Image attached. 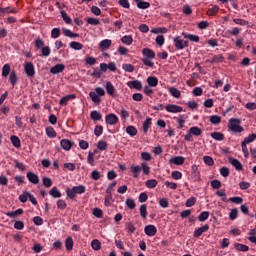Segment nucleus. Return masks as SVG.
Listing matches in <instances>:
<instances>
[{
  "mask_svg": "<svg viewBox=\"0 0 256 256\" xmlns=\"http://www.w3.org/2000/svg\"><path fill=\"white\" fill-rule=\"evenodd\" d=\"M142 55L144 56L142 63L146 65V67H155V63L152 62L153 59H155V51H153L151 48H143Z\"/></svg>",
  "mask_w": 256,
  "mask_h": 256,
  "instance_id": "nucleus-1",
  "label": "nucleus"
},
{
  "mask_svg": "<svg viewBox=\"0 0 256 256\" xmlns=\"http://www.w3.org/2000/svg\"><path fill=\"white\" fill-rule=\"evenodd\" d=\"M87 191V187L84 185L74 186L72 188L66 189V195L69 199H75L77 195H83Z\"/></svg>",
  "mask_w": 256,
  "mask_h": 256,
  "instance_id": "nucleus-2",
  "label": "nucleus"
},
{
  "mask_svg": "<svg viewBox=\"0 0 256 256\" xmlns=\"http://www.w3.org/2000/svg\"><path fill=\"white\" fill-rule=\"evenodd\" d=\"M228 129L232 131V133H243L245 128L241 126V119L239 118H230L228 121Z\"/></svg>",
  "mask_w": 256,
  "mask_h": 256,
  "instance_id": "nucleus-3",
  "label": "nucleus"
},
{
  "mask_svg": "<svg viewBox=\"0 0 256 256\" xmlns=\"http://www.w3.org/2000/svg\"><path fill=\"white\" fill-rule=\"evenodd\" d=\"M105 95V89L102 87H96L95 92H90L89 97L93 101V103H96V105H99L101 103V97H104Z\"/></svg>",
  "mask_w": 256,
  "mask_h": 256,
  "instance_id": "nucleus-4",
  "label": "nucleus"
},
{
  "mask_svg": "<svg viewBox=\"0 0 256 256\" xmlns=\"http://www.w3.org/2000/svg\"><path fill=\"white\" fill-rule=\"evenodd\" d=\"M174 47L178 49L179 51L185 49V47H189V41L187 40H181V37L177 36L174 38Z\"/></svg>",
  "mask_w": 256,
  "mask_h": 256,
  "instance_id": "nucleus-5",
  "label": "nucleus"
},
{
  "mask_svg": "<svg viewBox=\"0 0 256 256\" xmlns=\"http://www.w3.org/2000/svg\"><path fill=\"white\" fill-rule=\"evenodd\" d=\"M144 233L148 237H155V235H157V227L153 224L147 225L144 228Z\"/></svg>",
  "mask_w": 256,
  "mask_h": 256,
  "instance_id": "nucleus-6",
  "label": "nucleus"
},
{
  "mask_svg": "<svg viewBox=\"0 0 256 256\" xmlns=\"http://www.w3.org/2000/svg\"><path fill=\"white\" fill-rule=\"evenodd\" d=\"M105 121L107 125H117L119 123V117L113 113L106 115Z\"/></svg>",
  "mask_w": 256,
  "mask_h": 256,
  "instance_id": "nucleus-7",
  "label": "nucleus"
},
{
  "mask_svg": "<svg viewBox=\"0 0 256 256\" xmlns=\"http://www.w3.org/2000/svg\"><path fill=\"white\" fill-rule=\"evenodd\" d=\"M167 113H181L183 112V107L175 104H168L165 106Z\"/></svg>",
  "mask_w": 256,
  "mask_h": 256,
  "instance_id": "nucleus-8",
  "label": "nucleus"
},
{
  "mask_svg": "<svg viewBox=\"0 0 256 256\" xmlns=\"http://www.w3.org/2000/svg\"><path fill=\"white\" fill-rule=\"evenodd\" d=\"M24 71L27 77H35V65L32 62L26 63Z\"/></svg>",
  "mask_w": 256,
  "mask_h": 256,
  "instance_id": "nucleus-9",
  "label": "nucleus"
},
{
  "mask_svg": "<svg viewBox=\"0 0 256 256\" xmlns=\"http://www.w3.org/2000/svg\"><path fill=\"white\" fill-rule=\"evenodd\" d=\"M191 177L193 181H201V174L197 165L193 164L191 166Z\"/></svg>",
  "mask_w": 256,
  "mask_h": 256,
  "instance_id": "nucleus-10",
  "label": "nucleus"
},
{
  "mask_svg": "<svg viewBox=\"0 0 256 256\" xmlns=\"http://www.w3.org/2000/svg\"><path fill=\"white\" fill-rule=\"evenodd\" d=\"M127 86L129 89H136L137 91H141L143 89V83L139 80H133L127 82Z\"/></svg>",
  "mask_w": 256,
  "mask_h": 256,
  "instance_id": "nucleus-11",
  "label": "nucleus"
},
{
  "mask_svg": "<svg viewBox=\"0 0 256 256\" xmlns=\"http://www.w3.org/2000/svg\"><path fill=\"white\" fill-rule=\"evenodd\" d=\"M63 71H65V64H56L50 68V73L52 75H59V73H63Z\"/></svg>",
  "mask_w": 256,
  "mask_h": 256,
  "instance_id": "nucleus-12",
  "label": "nucleus"
},
{
  "mask_svg": "<svg viewBox=\"0 0 256 256\" xmlns=\"http://www.w3.org/2000/svg\"><path fill=\"white\" fill-rule=\"evenodd\" d=\"M228 161L229 163L232 164V166L236 169V171H243V164H241V161L233 157H229Z\"/></svg>",
  "mask_w": 256,
  "mask_h": 256,
  "instance_id": "nucleus-13",
  "label": "nucleus"
},
{
  "mask_svg": "<svg viewBox=\"0 0 256 256\" xmlns=\"http://www.w3.org/2000/svg\"><path fill=\"white\" fill-rule=\"evenodd\" d=\"M26 177L30 183H33V185H37L39 183V175L34 172H28Z\"/></svg>",
  "mask_w": 256,
  "mask_h": 256,
  "instance_id": "nucleus-14",
  "label": "nucleus"
},
{
  "mask_svg": "<svg viewBox=\"0 0 256 256\" xmlns=\"http://www.w3.org/2000/svg\"><path fill=\"white\" fill-rule=\"evenodd\" d=\"M49 195L53 197V199H61V197H63V194L56 186L51 188V190L49 191Z\"/></svg>",
  "mask_w": 256,
  "mask_h": 256,
  "instance_id": "nucleus-15",
  "label": "nucleus"
},
{
  "mask_svg": "<svg viewBox=\"0 0 256 256\" xmlns=\"http://www.w3.org/2000/svg\"><path fill=\"white\" fill-rule=\"evenodd\" d=\"M72 99H77V95L75 94H69L67 96H64L60 99L59 105H62L63 107H66L68 101H72Z\"/></svg>",
  "mask_w": 256,
  "mask_h": 256,
  "instance_id": "nucleus-16",
  "label": "nucleus"
},
{
  "mask_svg": "<svg viewBox=\"0 0 256 256\" xmlns=\"http://www.w3.org/2000/svg\"><path fill=\"white\" fill-rule=\"evenodd\" d=\"M60 145L62 149H64V151H71V148L73 147V142L68 139H62Z\"/></svg>",
  "mask_w": 256,
  "mask_h": 256,
  "instance_id": "nucleus-17",
  "label": "nucleus"
},
{
  "mask_svg": "<svg viewBox=\"0 0 256 256\" xmlns=\"http://www.w3.org/2000/svg\"><path fill=\"white\" fill-rule=\"evenodd\" d=\"M207 231H209V225L205 224L194 231V237H201V235H203V233H207Z\"/></svg>",
  "mask_w": 256,
  "mask_h": 256,
  "instance_id": "nucleus-18",
  "label": "nucleus"
},
{
  "mask_svg": "<svg viewBox=\"0 0 256 256\" xmlns=\"http://www.w3.org/2000/svg\"><path fill=\"white\" fill-rule=\"evenodd\" d=\"M184 39H188L189 41H192L193 43H199L200 38L198 35L195 34H189V33H182Z\"/></svg>",
  "mask_w": 256,
  "mask_h": 256,
  "instance_id": "nucleus-19",
  "label": "nucleus"
},
{
  "mask_svg": "<svg viewBox=\"0 0 256 256\" xmlns=\"http://www.w3.org/2000/svg\"><path fill=\"white\" fill-rule=\"evenodd\" d=\"M169 163L174 165H183V163H185V158L183 156H176L171 158Z\"/></svg>",
  "mask_w": 256,
  "mask_h": 256,
  "instance_id": "nucleus-20",
  "label": "nucleus"
},
{
  "mask_svg": "<svg viewBox=\"0 0 256 256\" xmlns=\"http://www.w3.org/2000/svg\"><path fill=\"white\" fill-rule=\"evenodd\" d=\"M105 89L110 97H113L115 95V86H113V83H111L110 81L106 82Z\"/></svg>",
  "mask_w": 256,
  "mask_h": 256,
  "instance_id": "nucleus-21",
  "label": "nucleus"
},
{
  "mask_svg": "<svg viewBox=\"0 0 256 256\" xmlns=\"http://www.w3.org/2000/svg\"><path fill=\"white\" fill-rule=\"evenodd\" d=\"M147 83L149 87H157V85H159V79L155 76H149L147 78Z\"/></svg>",
  "mask_w": 256,
  "mask_h": 256,
  "instance_id": "nucleus-22",
  "label": "nucleus"
},
{
  "mask_svg": "<svg viewBox=\"0 0 256 256\" xmlns=\"http://www.w3.org/2000/svg\"><path fill=\"white\" fill-rule=\"evenodd\" d=\"M19 215H23V209L19 208L16 211L6 212V216L11 219H15V217H19Z\"/></svg>",
  "mask_w": 256,
  "mask_h": 256,
  "instance_id": "nucleus-23",
  "label": "nucleus"
},
{
  "mask_svg": "<svg viewBox=\"0 0 256 256\" xmlns=\"http://www.w3.org/2000/svg\"><path fill=\"white\" fill-rule=\"evenodd\" d=\"M113 41L109 40V39H104L100 42L99 47L100 49H102V51H105V49H109V47H111Z\"/></svg>",
  "mask_w": 256,
  "mask_h": 256,
  "instance_id": "nucleus-24",
  "label": "nucleus"
},
{
  "mask_svg": "<svg viewBox=\"0 0 256 256\" xmlns=\"http://www.w3.org/2000/svg\"><path fill=\"white\" fill-rule=\"evenodd\" d=\"M46 135L50 139H55L57 137V132H55V128L53 126L46 127Z\"/></svg>",
  "mask_w": 256,
  "mask_h": 256,
  "instance_id": "nucleus-25",
  "label": "nucleus"
},
{
  "mask_svg": "<svg viewBox=\"0 0 256 256\" xmlns=\"http://www.w3.org/2000/svg\"><path fill=\"white\" fill-rule=\"evenodd\" d=\"M73 245H75V242H73V237L71 236L67 237L65 241L66 250L73 251Z\"/></svg>",
  "mask_w": 256,
  "mask_h": 256,
  "instance_id": "nucleus-26",
  "label": "nucleus"
},
{
  "mask_svg": "<svg viewBox=\"0 0 256 256\" xmlns=\"http://www.w3.org/2000/svg\"><path fill=\"white\" fill-rule=\"evenodd\" d=\"M130 171L133 173V177L137 179L139 177V173H141V166L139 165H132L130 167Z\"/></svg>",
  "mask_w": 256,
  "mask_h": 256,
  "instance_id": "nucleus-27",
  "label": "nucleus"
},
{
  "mask_svg": "<svg viewBox=\"0 0 256 256\" xmlns=\"http://www.w3.org/2000/svg\"><path fill=\"white\" fill-rule=\"evenodd\" d=\"M9 81H10L12 87H15V84L19 81V78L17 77V72H15V70H13L10 73Z\"/></svg>",
  "mask_w": 256,
  "mask_h": 256,
  "instance_id": "nucleus-28",
  "label": "nucleus"
},
{
  "mask_svg": "<svg viewBox=\"0 0 256 256\" xmlns=\"http://www.w3.org/2000/svg\"><path fill=\"white\" fill-rule=\"evenodd\" d=\"M62 31H63L65 37H70V39H75V38L79 37L78 33H73L71 30H69L67 28H62Z\"/></svg>",
  "mask_w": 256,
  "mask_h": 256,
  "instance_id": "nucleus-29",
  "label": "nucleus"
},
{
  "mask_svg": "<svg viewBox=\"0 0 256 256\" xmlns=\"http://www.w3.org/2000/svg\"><path fill=\"white\" fill-rule=\"evenodd\" d=\"M90 118L92 119V121H101L103 115H101L99 111L94 110L90 113Z\"/></svg>",
  "mask_w": 256,
  "mask_h": 256,
  "instance_id": "nucleus-30",
  "label": "nucleus"
},
{
  "mask_svg": "<svg viewBox=\"0 0 256 256\" xmlns=\"http://www.w3.org/2000/svg\"><path fill=\"white\" fill-rule=\"evenodd\" d=\"M10 141L16 149H19L21 147V139H19L17 136L13 135L10 137Z\"/></svg>",
  "mask_w": 256,
  "mask_h": 256,
  "instance_id": "nucleus-31",
  "label": "nucleus"
},
{
  "mask_svg": "<svg viewBox=\"0 0 256 256\" xmlns=\"http://www.w3.org/2000/svg\"><path fill=\"white\" fill-rule=\"evenodd\" d=\"M190 133H192L195 137H199L203 134V130L197 126H193L189 129Z\"/></svg>",
  "mask_w": 256,
  "mask_h": 256,
  "instance_id": "nucleus-32",
  "label": "nucleus"
},
{
  "mask_svg": "<svg viewBox=\"0 0 256 256\" xmlns=\"http://www.w3.org/2000/svg\"><path fill=\"white\" fill-rule=\"evenodd\" d=\"M169 93L172 95V97H175V99H179V97H181V91L175 87H170Z\"/></svg>",
  "mask_w": 256,
  "mask_h": 256,
  "instance_id": "nucleus-33",
  "label": "nucleus"
},
{
  "mask_svg": "<svg viewBox=\"0 0 256 256\" xmlns=\"http://www.w3.org/2000/svg\"><path fill=\"white\" fill-rule=\"evenodd\" d=\"M210 135L215 141H223V139H225V135L221 132H213Z\"/></svg>",
  "mask_w": 256,
  "mask_h": 256,
  "instance_id": "nucleus-34",
  "label": "nucleus"
},
{
  "mask_svg": "<svg viewBox=\"0 0 256 256\" xmlns=\"http://www.w3.org/2000/svg\"><path fill=\"white\" fill-rule=\"evenodd\" d=\"M11 72V66L9 64H4L2 67V77H9Z\"/></svg>",
  "mask_w": 256,
  "mask_h": 256,
  "instance_id": "nucleus-35",
  "label": "nucleus"
},
{
  "mask_svg": "<svg viewBox=\"0 0 256 256\" xmlns=\"http://www.w3.org/2000/svg\"><path fill=\"white\" fill-rule=\"evenodd\" d=\"M91 247L94 251H101V241L97 239L92 240Z\"/></svg>",
  "mask_w": 256,
  "mask_h": 256,
  "instance_id": "nucleus-36",
  "label": "nucleus"
},
{
  "mask_svg": "<svg viewBox=\"0 0 256 256\" xmlns=\"http://www.w3.org/2000/svg\"><path fill=\"white\" fill-rule=\"evenodd\" d=\"M234 247L235 249H237V251H242L243 253H246V251H249V246L245 244L236 243Z\"/></svg>",
  "mask_w": 256,
  "mask_h": 256,
  "instance_id": "nucleus-37",
  "label": "nucleus"
},
{
  "mask_svg": "<svg viewBox=\"0 0 256 256\" xmlns=\"http://www.w3.org/2000/svg\"><path fill=\"white\" fill-rule=\"evenodd\" d=\"M122 43L124 45H132L133 44V36L131 35H125L121 38Z\"/></svg>",
  "mask_w": 256,
  "mask_h": 256,
  "instance_id": "nucleus-38",
  "label": "nucleus"
},
{
  "mask_svg": "<svg viewBox=\"0 0 256 256\" xmlns=\"http://www.w3.org/2000/svg\"><path fill=\"white\" fill-rule=\"evenodd\" d=\"M71 49H74V51H81V49H83V44H81L80 42H71L69 44Z\"/></svg>",
  "mask_w": 256,
  "mask_h": 256,
  "instance_id": "nucleus-39",
  "label": "nucleus"
},
{
  "mask_svg": "<svg viewBox=\"0 0 256 256\" xmlns=\"http://www.w3.org/2000/svg\"><path fill=\"white\" fill-rule=\"evenodd\" d=\"M225 61V57L223 55H214L213 58L210 60V63H223Z\"/></svg>",
  "mask_w": 256,
  "mask_h": 256,
  "instance_id": "nucleus-40",
  "label": "nucleus"
},
{
  "mask_svg": "<svg viewBox=\"0 0 256 256\" xmlns=\"http://www.w3.org/2000/svg\"><path fill=\"white\" fill-rule=\"evenodd\" d=\"M147 215H148V213H147V204H142L141 206H140V216H141V218L142 219H147Z\"/></svg>",
  "mask_w": 256,
  "mask_h": 256,
  "instance_id": "nucleus-41",
  "label": "nucleus"
},
{
  "mask_svg": "<svg viewBox=\"0 0 256 256\" xmlns=\"http://www.w3.org/2000/svg\"><path fill=\"white\" fill-rule=\"evenodd\" d=\"M145 185L148 187V189H155V187L158 185V182L155 179H150L145 182Z\"/></svg>",
  "mask_w": 256,
  "mask_h": 256,
  "instance_id": "nucleus-42",
  "label": "nucleus"
},
{
  "mask_svg": "<svg viewBox=\"0 0 256 256\" xmlns=\"http://www.w3.org/2000/svg\"><path fill=\"white\" fill-rule=\"evenodd\" d=\"M141 171H143L144 175H149L151 173V167L146 162L141 163Z\"/></svg>",
  "mask_w": 256,
  "mask_h": 256,
  "instance_id": "nucleus-43",
  "label": "nucleus"
},
{
  "mask_svg": "<svg viewBox=\"0 0 256 256\" xmlns=\"http://www.w3.org/2000/svg\"><path fill=\"white\" fill-rule=\"evenodd\" d=\"M116 186H117V181L111 182L108 188L106 189L107 195H113V192L115 191Z\"/></svg>",
  "mask_w": 256,
  "mask_h": 256,
  "instance_id": "nucleus-44",
  "label": "nucleus"
},
{
  "mask_svg": "<svg viewBox=\"0 0 256 256\" xmlns=\"http://www.w3.org/2000/svg\"><path fill=\"white\" fill-rule=\"evenodd\" d=\"M126 133L130 135V137H135V135H137V128H135V126H127Z\"/></svg>",
  "mask_w": 256,
  "mask_h": 256,
  "instance_id": "nucleus-45",
  "label": "nucleus"
},
{
  "mask_svg": "<svg viewBox=\"0 0 256 256\" xmlns=\"http://www.w3.org/2000/svg\"><path fill=\"white\" fill-rule=\"evenodd\" d=\"M219 13V6L214 5L212 8H209L207 11V15H210L211 17L217 15Z\"/></svg>",
  "mask_w": 256,
  "mask_h": 256,
  "instance_id": "nucleus-46",
  "label": "nucleus"
},
{
  "mask_svg": "<svg viewBox=\"0 0 256 256\" xmlns=\"http://www.w3.org/2000/svg\"><path fill=\"white\" fill-rule=\"evenodd\" d=\"M61 37V29L53 28L51 31V38L52 39H59Z\"/></svg>",
  "mask_w": 256,
  "mask_h": 256,
  "instance_id": "nucleus-47",
  "label": "nucleus"
},
{
  "mask_svg": "<svg viewBox=\"0 0 256 256\" xmlns=\"http://www.w3.org/2000/svg\"><path fill=\"white\" fill-rule=\"evenodd\" d=\"M60 13H61V17H62L63 21H65V23H67V25H71L72 20H71V17H69V15H67V12H65V10H62Z\"/></svg>",
  "mask_w": 256,
  "mask_h": 256,
  "instance_id": "nucleus-48",
  "label": "nucleus"
},
{
  "mask_svg": "<svg viewBox=\"0 0 256 256\" xmlns=\"http://www.w3.org/2000/svg\"><path fill=\"white\" fill-rule=\"evenodd\" d=\"M207 219H209V211H204L202 212L199 216H198V220L201 223H205V221H207Z\"/></svg>",
  "mask_w": 256,
  "mask_h": 256,
  "instance_id": "nucleus-49",
  "label": "nucleus"
},
{
  "mask_svg": "<svg viewBox=\"0 0 256 256\" xmlns=\"http://www.w3.org/2000/svg\"><path fill=\"white\" fill-rule=\"evenodd\" d=\"M210 123H212V125H219V123H221V116L219 115L210 116Z\"/></svg>",
  "mask_w": 256,
  "mask_h": 256,
  "instance_id": "nucleus-50",
  "label": "nucleus"
},
{
  "mask_svg": "<svg viewBox=\"0 0 256 256\" xmlns=\"http://www.w3.org/2000/svg\"><path fill=\"white\" fill-rule=\"evenodd\" d=\"M238 215H239V210L237 208H234L229 213V219L231 221H235V219H237Z\"/></svg>",
  "mask_w": 256,
  "mask_h": 256,
  "instance_id": "nucleus-51",
  "label": "nucleus"
},
{
  "mask_svg": "<svg viewBox=\"0 0 256 256\" xmlns=\"http://www.w3.org/2000/svg\"><path fill=\"white\" fill-rule=\"evenodd\" d=\"M56 205H57L58 209H60L61 211H65V209H67V203L63 199H59L57 201Z\"/></svg>",
  "mask_w": 256,
  "mask_h": 256,
  "instance_id": "nucleus-52",
  "label": "nucleus"
},
{
  "mask_svg": "<svg viewBox=\"0 0 256 256\" xmlns=\"http://www.w3.org/2000/svg\"><path fill=\"white\" fill-rule=\"evenodd\" d=\"M122 69L126 71V73H133L135 71V66L132 64H123Z\"/></svg>",
  "mask_w": 256,
  "mask_h": 256,
  "instance_id": "nucleus-53",
  "label": "nucleus"
},
{
  "mask_svg": "<svg viewBox=\"0 0 256 256\" xmlns=\"http://www.w3.org/2000/svg\"><path fill=\"white\" fill-rule=\"evenodd\" d=\"M42 183H43L44 187L49 189V187H52V185H53V180H51V178H49V177H44L42 179Z\"/></svg>",
  "mask_w": 256,
  "mask_h": 256,
  "instance_id": "nucleus-54",
  "label": "nucleus"
},
{
  "mask_svg": "<svg viewBox=\"0 0 256 256\" xmlns=\"http://www.w3.org/2000/svg\"><path fill=\"white\" fill-rule=\"evenodd\" d=\"M203 161L209 167H213V165H215V161H213V158L211 156H204Z\"/></svg>",
  "mask_w": 256,
  "mask_h": 256,
  "instance_id": "nucleus-55",
  "label": "nucleus"
},
{
  "mask_svg": "<svg viewBox=\"0 0 256 256\" xmlns=\"http://www.w3.org/2000/svg\"><path fill=\"white\" fill-rule=\"evenodd\" d=\"M108 144L106 141L100 140L97 144V148L100 151H107Z\"/></svg>",
  "mask_w": 256,
  "mask_h": 256,
  "instance_id": "nucleus-56",
  "label": "nucleus"
},
{
  "mask_svg": "<svg viewBox=\"0 0 256 256\" xmlns=\"http://www.w3.org/2000/svg\"><path fill=\"white\" fill-rule=\"evenodd\" d=\"M138 9H149L151 7V4L149 2L141 1L137 3Z\"/></svg>",
  "mask_w": 256,
  "mask_h": 256,
  "instance_id": "nucleus-57",
  "label": "nucleus"
},
{
  "mask_svg": "<svg viewBox=\"0 0 256 256\" xmlns=\"http://www.w3.org/2000/svg\"><path fill=\"white\" fill-rule=\"evenodd\" d=\"M94 135L96 137H101V135H103V126L101 125H96L95 129H94Z\"/></svg>",
  "mask_w": 256,
  "mask_h": 256,
  "instance_id": "nucleus-58",
  "label": "nucleus"
},
{
  "mask_svg": "<svg viewBox=\"0 0 256 256\" xmlns=\"http://www.w3.org/2000/svg\"><path fill=\"white\" fill-rule=\"evenodd\" d=\"M93 215L97 217V219H103V210H101V208H94Z\"/></svg>",
  "mask_w": 256,
  "mask_h": 256,
  "instance_id": "nucleus-59",
  "label": "nucleus"
},
{
  "mask_svg": "<svg viewBox=\"0 0 256 256\" xmlns=\"http://www.w3.org/2000/svg\"><path fill=\"white\" fill-rule=\"evenodd\" d=\"M151 118H147L144 123H143V131L144 133H147V131H149V127H151Z\"/></svg>",
  "mask_w": 256,
  "mask_h": 256,
  "instance_id": "nucleus-60",
  "label": "nucleus"
},
{
  "mask_svg": "<svg viewBox=\"0 0 256 256\" xmlns=\"http://www.w3.org/2000/svg\"><path fill=\"white\" fill-rule=\"evenodd\" d=\"M30 193L25 191L23 194L19 196L20 203H27V199H29Z\"/></svg>",
  "mask_w": 256,
  "mask_h": 256,
  "instance_id": "nucleus-61",
  "label": "nucleus"
},
{
  "mask_svg": "<svg viewBox=\"0 0 256 256\" xmlns=\"http://www.w3.org/2000/svg\"><path fill=\"white\" fill-rule=\"evenodd\" d=\"M41 53L43 57H49V55H51V48L49 46H45L41 49Z\"/></svg>",
  "mask_w": 256,
  "mask_h": 256,
  "instance_id": "nucleus-62",
  "label": "nucleus"
},
{
  "mask_svg": "<svg viewBox=\"0 0 256 256\" xmlns=\"http://www.w3.org/2000/svg\"><path fill=\"white\" fill-rule=\"evenodd\" d=\"M196 203H197V198H195V197H190V198L186 201L185 205H186V207H193V205H195Z\"/></svg>",
  "mask_w": 256,
  "mask_h": 256,
  "instance_id": "nucleus-63",
  "label": "nucleus"
},
{
  "mask_svg": "<svg viewBox=\"0 0 256 256\" xmlns=\"http://www.w3.org/2000/svg\"><path fill=\"white\" fill-rule=\"evenodd\" d=\"M0 13H17V10L11 7H6V8H0Z\"/></svg>",
  "mask_w": 256,
  "mask_h": 256,
  "instance_id": "nucleus-64",
  "label": "nucleus"
}]
</instances>
